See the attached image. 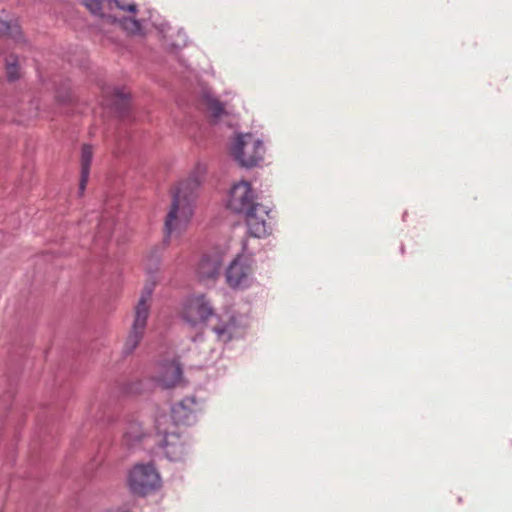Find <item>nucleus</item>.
Wrapping results in <instances>:
<instances>
[{
	"label": "nucleus",
	"instance_id": "nucleus-3",
	"mask_svg": "<svg viewBox=\"0 0 512 512\" xmlns=\"http://www.w3.org/2000/svg\"><path fill=\"white\" fill-rule=\"evenodd\" d=\"M156 429L158 445L165 456L171 461L182 460L187 453L188 446L181 427L169 424L168 417L163 415L156 420Z\"/></svg>",
	"mask_w": 512,
	"mask_h": 512
},
{
	"label": "nucleus",
	"instance_id": "nucleus-14",
	"mask_svg": "<svg viewBox=\"0 0 512 512\" xmlns=\"http://www.w3.org/2000/svg\"><path fill=\"white\" fill-rule=\"evenodd\" d=\"M0 36L20 41L22 38L18 20L6 10L0 11Z\"/></svg>",
	"mask_w": 512,
	"mask_h": 512
},
{
	"label": "nucleus",
	"instance_id": "nucleus-8",
	"mask_svg": "<svg viewBox=\"0 0 512 512\" xmlns=\"http://www.w3.org/2000/svg\"><path fill=\"white\" fill-rule=\"evenodd\" d=\"M181 314L187 323L194 326L205 322L213 314V308L204 295H194L186 299Z\"/></svg>",
	"mask_w": 512,
	"mask_h": 512
},
{
	"label": "nucleus",
	"instance_id": "nucleus-13",
	"mask_svg": "<svg viewBox=\"0 0 512 512\" xmlns=\"http://www.w3.org/2000/svg\"><path fill=\"white\" fill-rule=\"evenodd\" d=\"M222 257L219 254L205 255L197 265L196 273L201 280H213L222 267Z\"/></svg>",
	"mask_w": 512,
	"mask_h": 512
},
{
	"label": "nucleus",
	"instance_id": "nucleus-10",
	"mask_svg": "<svg viewBox=\"0 0 512 512\" xmlns=\"http://www.w3.org/2000/svg\"><path fill=\"white\" fill-rule=\"evenodd\" d=\"M255 196L252 187L247 181L236 183L230 191L228 208L236 213H246L251 210L255 203Z\"/></svg>",
	"mask_w": 512,
	"mask_h": 512
},
{
	"label": "nucleus",
	"instance_id": "nucleus-16",
	"mask_svg": "<svg viewBox=\"0 0 512 512\" xmlns=\"http://www.w3.org/2000/svg\"><path fill=\"white\" fill-rule=\"evenodd\" d=\"M213 331L217 335V338L224 343L242 334V330L237 325L234 317H229L227 321H221L213 327Z\"/></svg>",
	"mask_w": 512,
	"mask_h": 512
},
{
	"label": "nucleus",
	"instance_id": "nucleus-11",
	"mask_svg": "<svg viewBox=\"0 0 512 512\" xmlns=\"http://www.w3.org/2000/svg\"><path fill=\"white\" fill-rule=\"evenodd\" d=\"M249 235L255 238H263L270 234V211L262 204H256L245 213Z\"/></svg>",
	"mask_w": 512,
	"mask_h": 512
},
{
	"label": "nucleus",
	"instance_id": "nucleus-20",
	"mask_svg": "<svg viewBox=\"0 0 512 512\" xmlns=\"http://www.w3.org/2000/svg\"><path fill=\"white\" fill-rule=\"evenodd\" d=\"M6 71L9 80H16L20 77V68L15 56L11 55L6 59Z\"/></svg>",
	"mask_w": 512,
	"mask_h": 512
},
{
	"label": "nucleus",
	"instance_id": "nucleus-9",
	"mask_svg": "<svg viewBox=\"0 0 512 512\" xmlns=\"http://www.w3.org/2000/svg\"><path fill=\"white\" fill-rule=\"evenodd\" d=\"M253 273L252 261L244 255H238L226 270V282L232 288L247 287Z\"/></svg>",
	"mask_w": 512,
	"mask_h": 512
},
{
	"label": "nucleus",
	"instance_id": "nucleus-19",
	"mask_svg": "<svg viewBox=\"0 0 512 512\" xmlns=\"http://www.w3.org/2000/svg\"><path fill=\"white\" fill-rule=\"evenodd\" d=\"M143 435L142 425L138 421H131L127 423L124 429L123 441L127 446H133L141 440Z\"/></svg>",
	"mask_w": 512,
	"mask_h": 512
},
{
	"label": "nucleus",
	"instance_id": "nucleus-17",
	"mask_svg": "<svg viewBox=\"0 0 512 512\" xmlns=\"http://www.w3.org/2000/svg\"><path fill=\"white\" fill-rule=\"evenodd\" d=\"M203 105L205 107V112L212 123H217L223 118V116L227 115L224 105L218 99L210 95L204 96Z\"/></svg>",
	"mask_w": 512,
	"mask_h": 512
},
{
	"label": "nucleus",
	"instance_id": "nucleus-6",
	"mask_svg": "<svg viewBox=\"0 0 512 512\" xmlns=\"http://www.w3.org/2000/svg\"><path fill=\"white\" fill-rule=\"evenodd\" d=\"M204 407L203 400L196 396H187L171 407V414L167 416L169 424H175L178 427L191 426L203 413Z\"/></svg>",
	"mask_w": 512,
	"mask_h": 512
},
{
	"label": "nucleus",
	"instance_id": "nucleus-2",
	"mask_svg": "<svg viewBox=\"0 0 512 512\" xmlns=\"http://www.w3.org/2000/svg\"><path fill=\"white\" fill-rule=\"evenodd\" d=\"M93 14L124 29L130 35H144V19L137 18L138 8L134 3L125 2H83Z\"/></svg>",
	"mask_w": 512,
	"mask_h": 512
},
{
	"label": "nucleus",
	"instance_id": "nucleus-7",
	"mask_svg": "<svg viewBox=\"0 0 512 512\" xmlns=\"http://www.w3.org/2000/svg\"><path fill=\"white\" fill-rule=\"evenodd\" d=\"M151 297V291L149 290L146 294H143L135 307L134 321L132 328L126 338L124 344V352L126 354L132 353L139 343L141 342L149 316V300Z\"/></svg>",
	"mask_w": 512,
	"mask_h": 512
},
{
	"label": "nucleus",
	"instance_id": "nucleus-1",
	"mask_svg": "<svg viewBox=\"0 0 512 512\" xmlns=\"http://www.w3.org/2000/svg\"><path fill=\"white\" fill-rule=\"evenodd\" d=\"M204 173L205 167L198 165L187 179L180 181L176 186L165 218V240L173 236L178 237L186 230L194 213L197 190Z\"/></svg>",
	"mask_w": 512,
	"mask_h": 512
},
{
	"label": "nucleus",
	"instance_id": "nucleus-21",
	"mask_svg": "<svg viewBox=\"0 0 512 512\" xmlns=\"http://www.w3.org/2000/svg\"><path fill=\"white\" fill-rule=\"evenodd\" d=\"M156 29L158 30V33L160 34L161 38L165 41L166 45L171 47L179 46L180 44L175 41H170L171 35L169 32L172 30V28L165 22H162L160 24L155 25Z\"/></svg>",
	"mask_w": 512,
	"mask_h": 512
},
{
	"label": "nucleus",
	"instance_id": "nucleus-12",
	"mask_svg": "<svg viewBox=\"0 0 512 512\" xmlns=\"http://www.w3.org/2000/svg\"><path fill=\"white\" fill-rule=\"evenodd\" d=\"M152 378L161 388H173L182 380V369L175 360L159 363L155 367Z\"/></svg>",
	"mask_w": 512,
	"mask_h": 512
},
{
	"label": "nucleus",
	"instance_id": "nucleus-5",
	"mask_svg": "<svg viewBox=\"0 0 512 512\" xmlns=\"http://www.w3.org/2000/svg\"><path fill=\"white\" fill-rule=\"evenodd\" d=\"M161 485L159 473L151 464H137L128 475V486L133 494L145 496Z\"/></svg>",
	"mask_w": 512,
	"mask_h": 512
},
{
	"label": "nucleus",
	"instance_id": "nucleus-4",
	"mask_svg": "<svg viewBox=\"0 0 512 512\" xmlns=\"http://www.w3.org/2000/svg\"><path fill=\"white\" fill-rule=\"evenodd\" d=\"M231 153L239 165L250 168L263 161L265 147L263 142L253 134H239L234 140Z\"/></svg>",
	"mask_w": 512,
	"mask_h": 512
},
{
	"label": "nucleus",
	"instance_id": "nucleus-15",
	"mask_svg": "<svg viewBox=\"0 0 512 512\" xmlns=\"http://www.w3.org/2000/svg\"><path fill=\"white\" fill-rule=\"evenodd\" d=\"M102 96L103 105L112 107L119 112L125 109L128 104V93L118 88L105 87L102 90Z\"/></svg>",
	"mask_w": 512,
	"mask_h": 512
},
{
	"label": "nucleus",
	"instance_id": "nucleus-18",
	"mask_svg": "<svg viewBox=\"0 0 512 512\" xmlns=\"http://www.w3.org/2000/svg\"><path fill=\"white\" fill-rule=\"evenodd\" d=\"M92 157V147L88 144L83 145L81 151V178L79 184V189L81 193H83V191L85 190L86 184L88 182Z\"/></svg>",
	"mask_w": 512,
	"mask_h": 512
}]
</instances>
